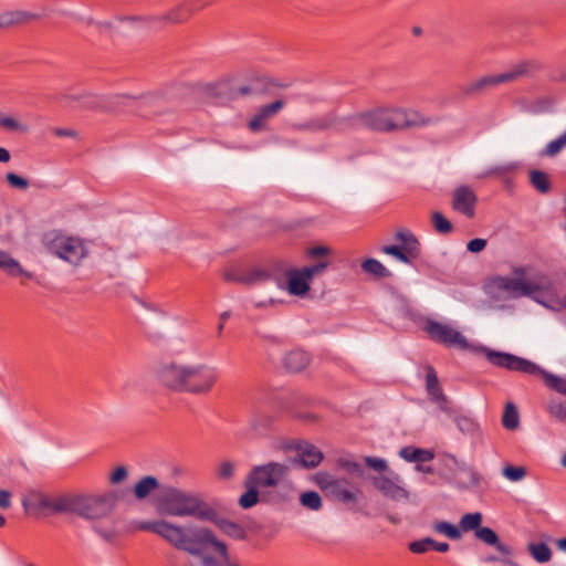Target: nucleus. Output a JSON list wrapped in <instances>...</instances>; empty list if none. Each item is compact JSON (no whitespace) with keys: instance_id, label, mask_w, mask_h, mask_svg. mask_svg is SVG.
Wrapping results in <instances>:
<instances>
[{"instance_id":"1","label":"nucleus","mask_w":566,"mask_h":566,"mask_svg":"<svg viewBox=\"0 0 566 566\" xmlns=\"http://www.w3.org/2000/svg\"><path fill=\"white\" fill-rule=\"evenodd\" d=\"M437 122L416 108L394 105L376 106L349 115L352 130L368 129L376 133H396L421 128Z\"/></svg>"},{"instance_id":"2","label":"nucleus","mask_w":566,"mask_h":566,"mask_svg":"<svg viewBox=\"0 0 566 566\" xmlns=\"http://www.w3.org/2000/svg\"><path fill=\"white\" fill-rule=\"evenodd\" d=\"M161 386L176 392L208 395L219 380V370L209 364H182L168 361L156 370Z\"/></svg>"},{"instance_id":"3","label":"nucleus","mask_w":566,"mask_h":566,"mask_svg":"<svg viewBox=\"0 0 566 566\" xmlns=\"http://www.w3.org/2000/svg\"><path fill=\"white\" fill-rule=\"evenodd\" d=\"M135 530L153 532L174 547L193 556L201 555V546L210 544L221 556L227 557V546L217 539L214 534L205 527L185 528L166 520L144 521L135 525Z\"/></svg>"},{"instance_id":"4","label":"nucleus","mask_w":566,"mask_h":566,"mask_svg":"<svg viewBox=\"0 0 566 566\" xmlns=\"http://www.w3.org/2000/svg\"><path fill=\"white\" fill-rule=\"evenodd\" d=\"M484 287L486 293L493 296H506L509 298L527 296L539 301L538 295L552 291V283L546 276L531 273L525 266H515L512 276H491L485 282Z\"/></svg>"},{"instance_id":"5","label":"nucleus","mask_w":566,"mask_h":566,"mask_svg":"<svg viewBox=\"0 0 566 566\" xmlns=\"http://www.w3.org/2000/svg\"><path fill=\"white\" fill-rule=\"evenodd\" d=\"M154 506L161 515L198 520L214 518L216 510L207 504L199 494L171 485H164L154 497Z\"/></svg>"},{"instance_id":"6","label":"nucleus","mask_w":566,"mask_h":566,"mask_svg":"<svg viewBox=\"0 0 566 566\" xmlns=\"http://www.w3.org/2000/svg\"><path fill=\"white\" fill-rule=\"evenodd\" d=\"M40 505L53 513L75 514L86 520L104 518L112 509L108 496L75 493L43 497Z\"/></svg>"},{"instance_id":"7","label":"nucleus","mask_w":566,"mask_h":566,"mask_svg":"<svg viewBox=\"0 0 566 566\" xmlns=\"http://www.w3.org/2000/svg\"><path fill=\"white\" fill-rule=\"evenodd\" d=\"M42 243L49 253L73 265H78L88 254L87 247L81 238L61 231L45 233Z\"/></svg>"},{"instance_id":"8","label":"nucleus","mask_w":566,"mask_h":566,"mask_svg":"<svg viewBox=\"0 0 566 566\" xmlns=\"http://www.w3.org/2000/svg\"><path fill=\"white\" fill-rule=\"evenodd\" d=\"M531 69L532 64L530 62H522L507 72L501 74L485 75L472 81L464 87L463 92L467 95H476L484 93L486 91L495 88L501 84L513 82L520 78L521 76L527 74L531 71Z\"/></svg>"},{"instance_id":"9","label":"nucleus","mask_w":566,"mask_h":566,"mask_svg":"<svg viewBox=\"0 0 566 566\" xmlns=\"http://www.w3.org/2000/svg\"><path fill=\"white\" fill-rule=\"evenodd\" d=\"M289 467L279 462H269L251 469L245 478L244 485L258 488L277 486L287 475Z\"/></svg>"},{"instance_id":"10","label":"nucleus","mask_w":566,"mask_h":566,"mask_svg":"<svg viewBox=\"0 0 566 566\" xmlns=\"http://www.w3.org/2000/svg\"><path fill=\"white\" fill-rule=\"evenodd\" d=\"M481 352L485 355L489 363L499 368H504L511 371H520L528 375H543V370L537 365L525 358L515 356L510 353L492 350L486 347H482Z\"/></svg>"},{"instance_id":"11","label":"nucleus","mask_w":566,"mask_h":566,"mask_svg":"<svg viewBox=\"0 0 566 566\" xmlns=\"http://www.w3.org/2000/svg\"><path fill=\"white\" fill-rule=\"evenodd\" d=\"M424 331L432 340L444 346L459 349L470 347L465 336L451 324L428 319L424 325Z\"/></svg>"},{"instance_id":"12","label":"nucleus","mask_w":566,"mask_h":566,"mask_svg":"<svg viewBox=\"0 0 566 566\" xmlns=\"http://www.w3.org/2000/svg\"><path fill=\"white\" fill-rule=\"evenodd\" d=\"M207 4L206 0H185L166 14L153 19L151 23L158 27H165L167 24L186 22L195 12L203 9Z\"/></svg>"},{"instance_id":"13","label":"nucleus","mask_w":566,"mask_h":566,"mask_svg":"<svg viewBox=\"0 0 566 566\" xmlns=\"http://www.w3.org/2000/svg\"><path fill=\"white\" fill-rule=\"evenodd\" d=\"M298 129L308 132L333 129L340 133L352 130L349 127V116L339 117L334 112L308 119L307 122L300 124Z\"/></svg>"},{"instance_id":"14","label":"nucleus","mask_w":566,"mask_h":566,"mask_svg":"<svg viewBox=\"0 0 566 566\" xmlns=\"http://www.w3.org/2000/svg\"><path fill=\"white\" fill-rule=\"evenodd\" d=\"M285 107L283 99H276L270 104L261 106L249 119L247 126L252 133L264 132L269 128V123Z\"/></svg>"},{"instance_id":"15","label":"nucleus","mask_w":566,"mask_h":566,"mask_svg":"<svg viewBox=\"0 0 566 566\" xmlns=\"http://www.w3.org/2000/svg\"><path fill=\"white\" fill-rule=\"evenodd\" d=\"M400 483L399 476L394 473L375 476L373 479L374 486L385 496L394 501L407 500L409 496L407 490H405Z\"/></svg>"},{"instance_id":"16","label":"nucleus","mask_w":566,"mask_h":566,"mask_svg":"<svg viewBox=\"0 0 566 566\" xmlns=\"http://www.w3.org/2000/svg\"><path fill=\"white\" fill-rule=\"evenodd\" d=\"M476 200L473 190L467 186H462L457 188L453 192L452 208L468 218H473Z\"/></svg>"},{"instance_id":"17","label":"nucleus","mask_w":566,"mask_h":566,"mask_svg":"<svg viewBox=\"0 0 566 566\" xmlns=\"http://www.w3.org/2000/svg\"><path fill=\"white\" fill-rule=\"evenodd\" d=\"M291 448L297 452V459L295 461L304 468H315L323 460V453L321 450L310 442L300 441L293 444Z\"/></svg>"},{"instance_id":"18","label":"nucleus","mask_w":566,"mask_h":566,"mask_svg":"<svg viewBox=\"0 0 566 566\" xmlns=\"http://www.w3.org/2000/svg\"><path fill=\"white\" fill-rule=\"evenodd\" d=\"M115 104L123 107H130L137 112L144 113L148 107H159L161 98L155 94H147L138 98L128 95L115 97Z\"/></svg>"},{"instance_id":"19","label":"nucleus","mask_w":566,"mask_h":566,"mask_svg":"<svg viewBox=\"0 0 566 566\" xmlns=\"http://www.w3.org/2000/svg\"><path fill=\"white\" fill-rule=\"evenodd\" d=\"M426 387L429 396L439 406V408L446 412H449V401L440 387L437 373L431 366L427 368Z\"/></svg>"},{"instance_id":"20","label":"nucleus","mask_w":566,"mask_h":566,"mask_svg":"<svg viewBox=\"0 0 566 566\" xmlns=\"http://www.w3.org/2000/svg\"><path fill=\"white\" fill-rule=\"evenodd\" d=\"M286 290L291 295L304 296L310 291V280L298 269L286 272Z\"/></svg>"},{"instance_id":"21","label":"nucleus","mask_w":566,"mask_h":566,"mask_svg":"<svg viewBox=\"0 0 566 566\" xmlns=\"http://www.w3.org/2000/svg\"><path fill=\"white\" fill-rule=\"evenodd\" d=\"M163 485H160L157 478L153 475L143 476L134 486L133 493L134 496L142 501L148 497L150 494L156 495L159 492Z\"/></svg>"},{"instance_id":"22","label":"nucleus","mask_w":566,"mask_h":566,"mask_svg":"<svg viewBox=\"0 0 566 566\" xmlns=\"http://www.w3.org/2000/svg\"><path fill=\"white\" fill-rule=\"evenodd\" d=\"M310 361V355L302 349L291 350L283 358L284 367L292 373L304 370L308 366Z\"/></svg>"},{"instance_id":"23","label":"nucleus","mask_w":566,"mask_h":566,"mask_svg":"<svg viewBox=\"0 0 566 566\" xmlns=\"http://www.w3.org/2000/svg\"><path fill=\"white\" fill-rule=\"evenodd\" d=\"M40 15L33 12L17 10L0 13V28H9L39 19Z\"/></svg>"},{"instance_id":"24","label":"nucleus","mask_w":566,"mask_h":566,"mask_svg":"<svg viewBox=\"0 0 566 566\" xmlns=\"http://www.w3.org/2000/svg\"><path fill=\"white\" fill-rule=\"evenodd\" d=\"M452 481L462 489H469L475 486L479 483V474L473 468L461 464L458 470H454L452 474Z\"/></svg>"},{"instance_id":"25","label":"nucleus","mask_w":566,"mask_h":566,"mask_svg":"<svg viewBox=\"0 0 566 566\" xmlns=\"http://www.w3.org/2000/svg\"><path fill=\"white\" fill-rule=\"evenodd\" d=\"M0 269L10 276L21 275L28 280L33 279V274L25 271L19 261L13 259L8 252L0 250Z\"/></svg>"},{"instance_id":"26","label":"nucleus","mask_w":566,"mask_h":566,"mask_svg":"<svg viewBox=\"0 0 566 566\" xmlns=\"http://www.w3.org/2000/svg\"><path fill=\"white\" fill-rule=\"evenodd\" d=\"M399 455L408 462L423 463L433 459V452L427 449L415 447H405L399 451Z\"/></svg>"},{"instance_id":"27","label":"nucleus","mask_w":566,"mask_h":566,"mask_svg":"<svg viewBox=\"0 0 566 566\" xmlns=\"http://www.w3.org/2000/svg\"><path fill=\"white\" fill-rule=\"evenodd\" d=\"M209 521L213 522L220 528L221 532L235 539H241L245 535L244 530L240 525L226 518H220L217 512L214 518H211Z\"/></svg>"},{"instance_id":"28","label":"nucleus","mask_w":566,"mask_h":566,"mask_svg":"<svg viewBox=\"0 0 566 566\" xmlns=\"http://www.w3.org/2000/svg\"><path fill=\"white\" fill-rule=\"evenodd\" d=\"M94 531L107 542H113L120 533L117 521L105 520L94 525Z\"/></svg>"},{"instance_id":"29","label":"nucleus","mask_w":566,"mask_h":566,"mask_svg":"<svg viewBox=\"0 0 566 566\" xmlns=\"http://www.w3.org/2000/svg\"><path fill=\"white\" fill-rule=\"evenodd\" d=\"M432 530L436 533L441 534L452 541H458L462 537L460 526H457L446 521L434 522L432 524Z\"/></svg>"},{"instance_id":"30","label":"nucleus","mask_w":566,"mask_h":566,"mask_svg":"<svg viewBox=\"0 0 566 566\" xmlns=\"http://www.w3.org/2000/svg\"><path fill=\"white\" fill-rule=\"evenodd\" d=\"M531 185L541 193H547L551 190L549 176L541 170H531L530 174Z\"/></svg>"},{"instance_id":"31","label":"nucleus","mask_w":566,"mask_h":566,"mask_svg":"<svg viewBox=\"0 0 566 566\" xmlns=\"http://www.w3.org/2000/svg\"><path fill=\"white\" fill-rule=\"evenodd\" d=\"M382 252L395 256L396 259L406 264H410L415 259L419 256L412 253L411 249L406 250V248L398 245H386L382 248Z\"/></svg>"},{"instance_id":"32","label":"nucleus","mask_w":566,"mask_h":566,"mask_svg":"<svg viewBox=\"0 0 566 566\" xmlns=\"http://www.w3.org/2000/svg\"><path fill=\"white\" fill-rule=\"evenodd\" d=\"M527 551L537 563H547L552 558V551L545 543H530Z\"/></svg>"},{"instance_id":"33","label":"nucleus","mask_w":566,"mask_h":566,"mask_svg":"<svg viewBox=\"0 0 566 566\" xmlns=\"http://www.w3.org/2000/svg\"><path fill=\"white\" fill-rule=\"evenodd\" d=\"M482 521L483 516L480 512L467 513L460 518L459 526L461 532L474 531L476 533V530L481 528Z\"/></svg>"},{"instance_id":"34","label":"nucleus","mask_w":566,"mask_h":566,"mask_svg":"<svg viewBox=\"0 0 566 566\" xmlns=\"http://www.w3.org/2000/svg\"><path fill=\"white\" fill-rule=\"evenodd\" d=\"M502 424L507 430H514L520 424V415L513 402H507L502 416Z\"/></svg>"},{"instance_id":"35","label":"nucleus","mask_w":566,"mask_h":566,"mask_svg":"<svg viewBox=\"0 0 566 566\" xmlns=\"http://www.w3.org/2000/svg\"><path fill=\"white\" fill-rule=\"evenodd\" d=\"M396 239L402 243V247L406 248V250L411 249L412 253L419 255L420 253V243L418 239L415 237L413 233H411L407 229H400L396 233Z\"/></svg>"},{"instance_id":"36","label":"nucleus","mask_w":566,"mask_h":566,"mask_svg":"<svg viewBox=\"0 0 566 566\" xmlns=\"http://www.w3.org/2000/svg\"><path fill=\"white\" fill-rule=\"evenodd\" d=\"M564 148H566V130L557 138L551 140L542 150L541 156L552 158L557 156Z\"/></svg>"},{"instance_id":"37","label":"nucleus","mask_w":566,"mask_h":566,"mask_svg":"<svg viewBox=\"0 0 566 566\" xmlns=\"http://www.w3.org/2000/svg\"><path fill=\"white\" fill-rule=\"evenodd\" d=\"M270 273L264 268H253L244 271L243 284H256L265 282L270 279Z\"/></svg>"},{"instance_id":"38","label":"nucleus","mask_w":566,"mask_h":566,"mask_svg":"<svg viewBox=\"0 0 566 566\" xmlns=\"http://www.w3.org/2000/svg\"><path fill=\"white\" fill-rule=\"evenodd\" d=\"M431 223L440 234H449L453 229L452 223L439 211L431 213Z\"/></svg>"},{"instance_id":"39","label":"nucleus","mask_w":566,"mask_h":566,"mask_svg":"<svg viewBox=\"0 0 566 566\" xmlns=\"http://www.w3.org/2000/svg\"><path fill=\"white\" fill-rule=\"evenodd\" d=\"M247 491L239 497V505L242 509H250L259 502V491L256 485H245Z\"/></svg>"},{"instance_id":"40","label":"nucleus","mask_w":566,"mask_h":566,"mask_svg":"<svg viewBox=\"0 0 566 566\" xmlns=\"http://www.w3.org/2000/svg\"><path fill=\"white\" fill-rule=\"evenodd\" d=\"M237 471V463L231 460L221 461L216 470L217 478L221 481L233 479Z\"/></svg>"},{"instance_id":"41","label":"nucleus","mask_w":566,"mask_h":566,"mask_svg":"<svg viewBox=\"0 0 566 566\" xmlns=\"http://www.w3.org/2000/svg\"><path fill=\"white\" fill-rule=\"evenodd\" d=\"M361 269L377 277H385L389 275V271L378 260L375 259H368L364 261Z\"/></svg>"},{"instance_id":"42","label":"nucleus","mask_w":566,"mask_h":566,"mask_svg":"<svg viewBox=\"0 0 566 566\" xmlns=\"http://www.w3.org/2000/svg\"><path fill=\"white\" fill-rule=\"evenodd\" d=\"M300 502L303 506L313 511H317L322 506L321 496L317 492L314 491L302 493L300 496Z\"/></svg>"},{"instance_id":"43","label":"nucleus","mask_w":566,"mask_h":566,"mask_svg":"<svg viewBox=\"0 0 566 566\" xmlns=\"http://www.w3.org/2000/svg\"><path fill=\"white\" fill-rule=\"evenodd\" d=\"M433 548H434V539L431 537H426V538H422L419 541L411 542L409 544V549L413 554H424L429 549H433Z\"/></svg>"},{"instance_id":"44","label":"nucleus","mask_w":566,"mask_h":566,"mask_svg":"<svg viewBox=\"0 0 566 566\" xmlns=\"http://www.w3.org/2000/svg\"><path fill=\"white\" fill-rule=\"evenodd\" d=\"M0 126L12 132L24 133L28 130L24 124L11 116H0Z\"/></svg>"},{"instance_id":"45","label":"nucleus","mask_w":566,"mask_h":566,"mask_svg":"<svg viewBox=\"0 0 566 566\" xmlns=\"http://www.w3.org/2000/svg\"><path fill=\"white\" fill-rule=\"evenodd\" d=\"M455 423L460 431L467 434H473L478 430V423L467 416H459L455 418Z\"/></svg>"},{"instance_id":"46","label":"nucleus","mask_w":566,"mask_h":566,"mask_svg":"<svg viewBox=\"0 0 566 566\" xmlns=\"http://www.w3.org/2000/svg\"><path fill=\"white\" fill-rule=\"evenodd\" d=\"M555 104V98L548 95L537 97L532 103V109L534 112L541 113V112H548L553 108Z\"/></svg>"},{"instance_id":"47","label":"nucleus","mask_w":566,"mask_h":566,"mask_svg":"<svg viewBox=\"0 0 566 566\" xmlns=\"http://www.w3.org/2000/svg\"><path fill=\"white\" fill-rule=\"evenodd\" d=\"M331 493L342 502L348 503L356 500V495L350 490H347L340 481H337V488L332 489Z\"/></svg>"},{"instance_id":"48","label":"nucleus","mask_w":566,"mask_h":566,"mask_svg":"<svg viewBox=\"0 0 566 566\" xmlns=\"http://www.w3.org/2000/svg\"><path fill=\"white\" fill-rule=\"evenodd\" d=\"M547 410L552 417L559 421H566V403L553 400L548 403Z\"/></svg>"},{"instance_id":"49","label":"nucleus","mask_w":566,"mask_h":566,"mask_svg":"<svg viewBox=\"0 0 566 566\" xmlns=\"http://www.w3.org/2000/svg\"><path fill=\"white\" fill-rule=\"evenodd\" d=\"M543 377L545 379V384L548 387L555 389L558 392L566 395V380L560 379L552 374H547L545 371H543Z\"/></svg>"},{"instance_id":"50","label":"nucleus","mask_w":566,"mask_h":566,"mask_svg":"<svg viewBox=\"0 0 566 566\" xmlns=\"http://www.w3.org/2000/svg\"><path fill=\"white\" fill-rule=\"evenodd\" d=\"M503 475L510 481L516 482L526 475V470L523 467L506 465L503 468Z\"/></svg>"},{"instance_id":"51","label":"nucleus","mask_w":566,"mask_h":566,"mask_svg":"<svg viewBox=\"0 0 566 566\" xmlns=\"http://www.w3.org/2000/svg\"><path fill=\"white\" fill-rule=\"evenodd\" d=\"M475 536L481 542H483V543H485L488 545L492 546L493 544H497L499 536L490 527H481L480 530H476Z\"/></svg>"},{"instance_id":"52","label":"nucleus","mask_w":566,"mask_h":566,"mask_svg":"<svg viewBox=\"0 0 566 566\" xmlns=\"http://www.w3.org/2000/svg\"><path fill=\"white\" fill-rule=\"evenodd\" d=\"M6 180L9 184V186L14 189L25 190L29 187L28 179L14 174V172H8L6 175Z\"/></svg>"},{"instance_id":"53","label":"nucleus","mask_w":566,"mask_h":566,"mask_svg":"<svg viewBox=\"0 0 566 566\" xmlns=\"http://www.w3.org/2000/svg\"><path fill=\"white\" fill-rule=\"evenodd\" d=\"M327 265L328 263L324 261L312 266H305L303 269H300V271L305 275V277H307L311 281L315 275H318L322 272H324Z\"/></svg>"},{"instance_id":"54","label":"nucleus","mask_w":566,"mask_h":566,"mask_svg":"<svg viewBox=\"0 0 566 566\" xmlns=\"http://www.w3.org/2000/svg\"><path fill=\"white\" fill-rule=\"evenodd\" d=\"M442 461H443V467L448 471L449 478L451 480H452V474H453L454 470H458L460 468V465L464 463V462H460L454 455H451V454H446L442 458Z\"/></svg>"},{"instance_id":"55","label":"nucleus","mask_w":566,"mask_h":566,"mask_svg":"<svg viewBox=\"0 0 566 566\" xmlns=\"http://www.w3.org/2000/svg\"><path fill=\"white\" fill-rule=\"evenodd\" d=\"M317 484L328 492H331L332 489L337 488V480L333 479L328 474H317L316 476Z\"/></svg>"},{"instance_id":"56","label":"nucleus","mask_w":566,"mask_h":566,"mask_svg":"<svg viewBox=\"0 0 566 566\" xmlns=\"http://www.w3.org/2000/svg\"><path fill=\"white\" fill-rule=\"evenodd\" d=\"M365 462L370 469L375 471L385 472L387 470V462L384 459L366 457Z\"/></svg>"},{"instance_id":"57","label":"nucleus","mask_w":566,"mask_h":566,"mask_svg":"<svg viewBox=\"0 0 566 566\" xmlns=\"http://www.w3.org/2000/svg\"><path fill=\"white\" fill-rule=\"evenodd\" d=\"M485 247H486V240L480 239V238L473 239V240L469 241L467 244L468 251H470L472 253H479V252L483 251L485 249Z\"/></svg>"},{"instance_id":"58","label":"nucleus","mask_w":566,"mask_h":566,"mask_svg":"<svg viewBox=\"0 0 566 566\" xmlns=\"http://www.w3.org/2000/svg\"><path fill=\"white\" fill-rule=\"evenodd\" d=\"M243 273L237 270H226L222 274L223 279L228 282L243 284Z\"/></svg>"},{"instance_id":"59","label":"nucleus","mask_w":566,"mask_h":566,"mask_svg":"<svg viewBox=\"0 0 566 566\" xmlns=\"http://www.w3.org/2000/svg\"><path fill=\"white\" fill-rule=\"evenodd\" d=\"M169 560L170 566H198L195 560L179 555H172Z\"/></svg>"},{"instance_id":"60","label":"nucleus","mask_w":566,"mask_h":566,"mask_svg":"<svg viewBox=\"0 0 566 566\" xmlns=\"http://www.w3.org/2000/svg\"><path fill=\"white\" fill-rule=\"evenodd\" d=\"M128 475L127 469L125 467H117L112 473H111V482L112 483H118L123 481Z\"/></svg>"},{"instance_id":"61","label":"nucleus","mask_w":566,"mask_h":566,"mask_svg":"<svg viewBox=\"0 0 566 566\" xmlns=\"http://www.w3.org/2000/svg\"><path fill=\"white\" fill-rule=\"evenodd\" d=\"M492 546H494L495 549L500 553L502 560L509 558L512 555L511 547L507 544L500 542L499 539L497 544H493Z\"/></svg>"},{"instance_id":"62","label":"nucleus","mask_w":566,"mask_h":566,"mask_svg":"<svg viewBox=\"0 0 566 566\" xmlns=\"http://www.w3.org/2000/svg\"><path fill=\"white\" fill-rule=\"evenodd\" d=\"M11 492L7 490H0V509H9L11 506Z\"/></svg>"},{"instance_id":"63","label":"nucleus","mask_w":566,"mask_h":566,"mask_svg":"<svg viewBox=\"0 0 566 566\" xmlns=\"http://www.w3.org/2000/svg\"><path fill=\"white\" fill-rule=\"evenodd\" d=\"M307 253L311 258H317L329 254L331 250L327 247L319 245L310 249Z\"/></svg>"},{"instance_id":"64","label":"nucleus","mask_w":566,"mask_h":566,"mask_svg":"<svg viewBox=\"0 0 566 566\" xmlns=\"http://www.w3.org/2000/svg\"><path fill=\"white\" fill-rule=\"evenodd\" d=\"M53 133H54V135H56L59 137H72V138L77 137V133L74 129H70V128H55L53 130Z\"/></svg>"}]
</instances>
